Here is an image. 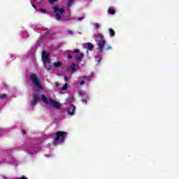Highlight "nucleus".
I'll use <instances>...</instances> for the list:
<instances>
[{
    "label": "nucleus",
    "mask_w": 179,
    "mask_h": 179,
    "mask_svg": "<svg viewBox=\"0 0 179 179\" xmlns=\"http://www.w3.org/2000/svg\"><path fill=\"white\" fill-rule=\"evenodd\" d=\"M95 38H96V41H98L97 47L99 52H103V51H104V46L107 43V41L104 39V36L99 32L95 35Z\"/></svg>",
    "instance_id": "nucleus-1"
},
{
    "label": "nucleus",
    "mask_w": 179,
    "mask_h": 179,
    "mask_svg": "<svg viewBox=\"0 0 179 179\" xmlns=\"http://www.w3.org/2000/svg\"><path fill=\"white\" fill-rule=\"evenodd\" d=\"M55 135H56V137L52 142V145L54 146H57V145H58V142H60L61 143H62V142L65 141V138H66L68 133L65 131H57L55 133Z\"/></svg>",
    "instance_id": "nucleus-2"
},
{
    "label": "nucleus",
    "mask_w": 179,
    "mask_h": 179,
    "mask_svg": "<svg viewBox=\"0 0 179 179\" xmlns=\"http://www.w3.org/2000/svg\"><path fill=\"white\" fill-rule=\"evenodd\" d=\"M29 79L34 84H35V86H36L38 89H43V86H41V83L40 82V80H38L37 75L32 73L30 76Z\"/></svg>",
    "instance_id": "nucleus-3"
},
{
    "label": "nucleus",
    "mask_w": 179,
    "mask_h": 179,
    "mask_svg": "<svg viewBox=\"0 0 179 179\" xmlns=\"http://www.w3.org/2000/svg\"><path fill=\"white\" fill-rule=\"evenodd\" d=\"M42 59L44 64L47 62L48 64H50V62H51V61L50 60V54L45 52V51H43L42 54Z\"/></svg>",
    "instance_id": "nucleus-4"
},
{
    "label": "nucleus",
    "mask_w": 179,
    "mask_h": 179,
    "mask_svg": "<svg viewBox=\"0 0 179 179\" xmlns=\"http://www.w3.org/2000/svg\"><path fill=\"white\" fill-rule=\"evenodd\" d=\"M33 99L31 101V107L36 106L37 104V101L40 100V96L37 94H33Z\"/></svg>",
    "instance_id": "nucleus-5"
},
{
    "label": "nucleus",
    "mask_w": 179,
    "mask_h": 179,
    "mask_svg": "<svg viewBox=\"0 0 179 179\" xmlns=\"http://www.w3.org/2000/svg\"><path fill=\"white\" fill-rule=\"evenodd\" d=\"M49 104H50L51 107H54L55 108H61V104L53 99H49Z\"/></svg>",
    "instance_id": "nucleus-6"
},
{
    "label": "nucleus",
    "mask_w": 179,
    "mask_h": 179,
    "mask_svg": "<svg viewBox=\"0 0 179 179\" xmlns=\"http://www.w3.org/2000/svg\"><path fill=\"white\" fill-rule=\"evenodd\" d=\"M27 152L29 153V155H34V153H37L38 152V148L37 147H28L27 149Z\"/></svg>",
    "instance_id": "nucleus-7"
},
{
    "label": "nucleus",
    "mask_w": 179,
    "mask_h": 179,
    "mask_svg": "<svg viewBox=\"0 0 179 179\" xmlns=\"http://www.w3.org/2000/svg\"><path fill=\"white\" fill-rule=\"evenodd\" d=\"M75 106L71 105L68 110V114L69 115H73L75 114Z\"/></svg>",
    "instance_id": "nucleus-8"
},
{
    "label": "nucleus",
    "mask_w": 179,
    "mask_h": 179,
    "mask_svg": "<svg viewBox=\"0 0 179 179\" xmlns=\"http://www.w3.org/2000/svg\"><path fill=\"white\" fill-rule=\"evenodd\" d=\"M83 57H85V54L83 53H79L76 55V58L78 62H80V61H82V58H83Z\"/></svg>",
    "instance_id": "nucleus-9"
},
{
    "label": "nucleus",
    "mask_w": 179,
    "mask_h": 179,
    "mask_svg": "<svg viewBox=\"0 0 179 179\" xmlns=\"http://www.w3.org/2000/svg\"><path fill=\"white\" fill-rule=\"evenodd\" d=\"M85 45H87V48L90 51H92V50L94 48V45L92 43H87L85 44Z\"/></svg>",
    "instance_id": "nucleus-10"
},
{
    "label": "nucleus",
    "mask_w": 179,
    "mask_h": 179,
    "mask_svg": "<svg viewBox=\"0 0 179 179\" xmlns=\"http://www.w3.org/2000/svg\"><path fill=\"white\" fill-rule=\"evenodd\" d=\"M42 101L45 103V104H50V101H48V98L45 95H41Z\"/></svg>",
    "instance_id": "nucleus-11"
},
{
    "label": "nucleus",
    "mask_w": 179,
    "mask_h": 179,
    "mask_svg": "<svg viewBox=\"0 0 179 179\" xmlns=\"http://www.w3.org/2000/svg\"><path fill=\"white\" fill-rule=\"evenodd\" d=\"M108 31H109V34H110V37H114V36H115V31H114V29L110 28L108 29Z\"/></svg>",
    "instance_id": "nucleus-12"
},
{
    "label": "nucleus",
    "mask_w": 179,
    "mask_h": 179,
    "mask_svg": "<svg viewBox=\"0 0 179 179\" xmlns=\"http://www.w3.org/2000/svg\"><path fill=\"white\" fill-rule=\"evenodd\" d=\"M53 65H54V66H55V68H59V67L62 66V62H55V63L53 64Z\"/></svg>",
    "instance_id": "nucleus-13"
},
{
    "label": "nucleus",
    "mask_w": 179,
    "mask_h": 179,
    "mask_svg": "<svg viewBox=\"0 0 179 179\" xmlns=\"http://www.w3.org/2000/svg\"><path fill=\"white\" fill-rule=\"evenodd\" d=\"M53 12L55 13L59 12V7H58V6H53Z\"/></svg>",
    "instance_id": "nucleus-14"
},
{
    "label": "nucleus",
    "mask_w": 179,
    "mask_h": 179,
    "mask_svg": "<svg viewBox=\"0 0 179 179\" xmlns=\"http://www.w3.org/2000/svg\"><path fill=\"white\" fill-rule=\"evenodd\" d=\"M108 12L110 15H115V10L113 8H109Z\"/></svg>",
    "instance_id": "nucleus-15"
},
{
    "label": "nucleus",
    "mask_w": 179,
    "mask_h": 179,
    "mask_svg": "<svg viewBox=\"0 0 179 179\" xmlns=\"http://www.w3.org/2000/svg\"><path fill=\"white\" fill-rule=\"evenodd\" d=\"M71 69L73 72H75V71H76V64L75 63L72 64Z\"/></svg>",
    "instance_id": "nucleus-16"
},
{
    "label": "nucleus",
    "mask_w": 179,
    "mask_h": 179,
    "mask_svg": "<svg viewBox=\"0 0 179 179\" xmlns=\"http://www.w3.org/2000/svg\"><path fill=\"white\" fill-rule=\"evenodd\" d=\"M61 17H62V16L61 15V14L59 13H57L55 15V18L57 20H61Z\"/></svg>",
    "instance_id": "nucleus-17"
},
{
    "label": "nucleus",
    "mask_w": 179,
    "mask_h": 179,
    "mask_svg": "<svg viewBox=\"0 0 179 179\" xmlns=\"http://www.w3.org/2000/svg\"><path fill=\"white\" fill-rule=\"evenodd\" d=\"M74 2H75V0H69L68 6H72V5H73Z\"/></svg>",
    "instance_id": "nucleus-18"
},
{
    "label": "nucleus",
    "mask_w": 179,
    "mask_h": 179,
    "mask_svg": "<svg viewBox=\"0 0 179 179\" xmlns=\"http://www.w3.org/2000/svg\"><path fill=\"white\" fill-rule=\"evenodd\" d=\"M7 97H8L7 94H3L0 95V100H2L3 99H7Z\"/></svg>",
    "instance_id": "nucleus-19"
},
{
    "label": "nucleus",
    "mask_w": 179,
    "mask_h": 179,
    "mask_svg": "<svg viewBox=\"0 0 179 179\" xmlns=\"http://www.w3.org/2000/svg\"><path fill=\"white\" fill-rule=\"evenodd\" d=\"M68 89V83H65L63 87H62V90H66Z\"/></svg>",
    "instance_id": "nucleus-20"
},
{
    "label": "nucleus",
    "mask_w": 179,
    "mask_h": 179,
    "mask_svg": "<svg viewBox=\"0 0 179 179\" xmlns=\"http://www.w3.org/2000/svg\"><path fill=\"white\" fill-rule=\"evenodd\" d=\"M45 68L46 70L50 71L52 66H51V65L47 66V64H45Z\"/></svg>",
    "instance_id": "nucleus-21"
},
{
    "label": "nucleus",
    "mask_w": 179,
    "mask_h": 179,
    "mask_svg": "<svg viewBox=\"0 0 179 179\" xmlns=\"http://www.w3.org/2000/svg\"><path fill=\"white\" fill-rule=\"evenodd\" d=\"M59 13L62 14L64 12H65V9L64 8H59Z\"/></svg>",
    "instance_id": "nucleus-22"
},
{
    "label": "nucleus",
    "mask_w": 179,
    "mask_h": 179,
    "mask_svg": "<svg viewBox=\"0 0 179 179\" xmlns=\"http://www.w3.org/2000/svg\"><path fill=\"white\" fill-rule=\"evenodd\" d=\"M57 1L58 0H48V2L50 3V5H52V3L57 2Z\"/></svg>",
    "instance_id": "nucleus-23"
},
{
    "label": "nucleus",
    "mask_w": 179,
    "mask_h": 179,
    "mask_svg": "<svg viewBox=\"0 0 179 179\" xmlns=\"http://www.w3.org/2000/svg\"><path fill=\"white\" fill-rule=\"evenodd\" d=\"M81 101L83 104H87V100H86V99L83 98Z\"/></svg>",
    "instance_id": "nucleus-24"
},
{
    "label": "nucleus",
    "mask_w": 179,
    "mask_h": 179,
    "mask_svg": "<svg viewBox=\"0 0 179 179\" xmlns=\"http://www.w3.org/2000/svg\"><path fill=\"white\" fill-rule=\"evenodd\" d=\"M83 78L88 82H90V77L83 76Z\"/></svg>",
    "instance_id": "nucleus-25"
},
{
    "label": "nucleus",
    "mask_w": 179,
    "mask_h": 179,
    "mask_svg": "<svg viewBox=\"0 0 179 179\" xmlns=\"http://www.w3.org/2000/svg\"><path fill=\"white\" fill-rule=\"evenodd\" d=\"M94 27H95L96 29H100V24H99V23H95V24H94Z\"/></svg>",
    "instance_id": "nucleus-26"
},
{
    "label": "nucleus",
    "mask_w": 179,
    "mask_h": 179,
    "mask_svg": "<svg viewBox=\"0 0 179 179\" xmlns=\"http://www.w3.org/2000/svg\"><path fill=\"white\" fill-rule=\"evenodd\" d=\"M112 47L111 46H107L106 48H105V50H106V51H108V50H112Z\"/></svg>",
    "instance_id": "nucleus-27"
},
{
    "label": "nucleus",
    "mask_w": 179,
    "mask_h": 179,
    "mask_svg": "<svg viewBox=\"0 0 179 179\" xmlns=\"http://www.w3.org/2000/svg\"><path fill=\"white\" fill-rule=\"evenodd\" d=\"M73 52H75L76 54H79V49H75L73 50Z\"/></svg>",
    "instance_id": "nucleus-28"
},
{
    "label": "nucleus",
    "mask_w": 179,
    "mask_h": 179,
    "mask_svg": "<svg viewBox=\"0 0 179 179\" xmlns=\"http://www.w3.org/2000/svg\"><path fill=\"white\" fill-rule=\"evenodd\" d=\"M40 12H42V13H45V9L44 8H41Z\"/></svg>",
    "instance_id": "nucleus-29"
},
{
    "label": "nucleus",
    "mask_w": 179,
    "mask_h": 179,
    "mask_svg": "<svg viewBox=\"0 0 179 179\" xmlns=\"http://www.w3.org/2000/svg\"><path fill=\"white\" fill-rule=\"evenodd\" d=\"M67 58H68L69 59H72V55L69 54L68 56H67Z\"/></svg>",
    "instance_id": "nucleus-30"
},
{
    "label": "nucleus",
    "mask_w": 179,
    "mask_h": 179,
    "mask_svg": "<svg viewBox=\"0 0 179 179\" xmlns=\"http://www.w3.org/2000/svg\"><path fill=\"white\" fill-rule=\"evenodd\" d=\"M80 85L81 86H83V85H85V80H82L80 83Z\"/></svg>",
    "instance_id": "nucleus-31"
},
{
    "label": "nucleus",
    "mask_w": 179,
    "mask_h": 179,
    "mask_svg": "<svg viewBox=\"0 0 179 179\" xmlns=\"http://www.w3.org/2000/svg\"><path fill=\"white\" fill-rule=\"evenodd\" d=\"M68 33H69V34H71V35L73 34V31H72L71 30H69Z\"/></svg>",
    "instance_id": "nucleus-32"
},
{
    "label": "nucleus",
    "mask_w": 179,
    "mask_h": 179,
    "mask_svg": "<svg viewBox=\"0 0 179 179\" xmlns=\"http://www.w3.org/2000/svg\"><path fill=\"white\" fill-rule=\"evenodd\" d=\"M17 179H27V178L24 176H22L21 178H18Z\"/></svg>",
    "instance_id": "nucleus-33"
},
{
    "label": "nucleus",
    "mask_w": 179,
    "mask_h": 179,
    "mask_svg": "<svg viewBox=\"0 0 179 179\" xmlns=\"http://www.w3.org/2000/svg\"><path fill=\"white\" fill-rule=\"evenodd\" d=\"M82 19H85V17H78V20H82Z\"/></svg>",
    "instance_id": "nucleus-34"
},
{
    "label": "nucleus",
    "mask_w": 179,
    "mask_h": 179,
    "mask_svg": "<svg viewBox=\"0 0 179 179\" xmlns=\"http://www.w3.org/2000/svg\"><path fill=\"white\" fill-rule=\"evenodd\" d=\"M64 80L66 82L68 81V76H64Z\"/></svg>",
    "instance_id": "nucleus-35"
},
{
    "label": "nucleus",
    "mask_w": 179,
    "mask_h": 179,
    "mask_svg": "<svg viewBox=\"0 0 179 179\" xmlns=\"http://www.w3.org/2000/svg\"><path fill=\"white\" fill-rule=\"evenodd\" d=\"M55 86H56V87H58V86H59V84L58 83H56Z\"/></svg>",
    "instance_id": "nucleus-36"
},
{
    "label": "nucleus",
    "mask_w": 179,
    "mask_h": 179,
    "mask_svg": "<svg viewBox=\"0 0 179 179\" xmlns=\"http://www.w3.org/2000/svg\"><path fill=\"white\" fill-rule=\"evenodd\" d=\"M22 135H24L26 134V131L24 130H22Z\"/></svg>",
    "instance_id": "nucleus-37"
},
{
    "label": "nucleus",
    "mask_w": 179,
    "mask_h": 179,
    "mask_svg": "<svg viewBox=\"0 0 179 179\" xmlns=\"http://www.w3.org/2000/svg\"><path fill=\"white\" fill-rule=\"evenodd\" d=\"M33 7L35 8H36V6H33Z\"/></svg>",
    "instance_id": "nucleus-38"
},
{
    "label": "nucleus",
    "mask_w": 179,
    "mask_h": 179,
    "mask_svg": "<svg viewBox=\"0 0 179 179\" xmlns=\"http://www.w3.org/2000/svg\"><path fill=\"white\" fill-rule=\"evenodd\" d=\"M41 1H44V0H41Z\"/></svg>",
    "instance_id": "nucleus-39"
}]
</instances>
